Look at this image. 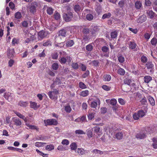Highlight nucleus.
<instances>
[{
	"mask_svg": "<svg viewBox=\"0 0 157 157\" xmlns=\"http://www.w3.org/2000/svg\"><path fill=\"white\" fill-rule=\"evenodd\" d=\"M63 17L65 21L67 22H69L71 21L73 17V15L71 11L64 13L63 14Z\"/></svg>",
	"mask_w": 157,
	"mask_h": 157,
	"instance_id": "f257e3e1",
	"label": "nucleus"
},
{
	"mask_svg": "<svg viewBox=\"0 0 157 157\" xmlns=\"http://www.w3.org/2000/svg\"><path fill=\"white\" fill-rule=\"evenodd\" d=\"M45 126H47L48 125H56L58 124L57 121L55 119H48L45 120L44 121Z\"/></svg>",
	"mask_w": 157,
	"mask_h": 157,
	"instance_id": "f03ea898",
	"label": "nucleus"
},
{
	"mask_svg": "<svg viewBox=\"0 0 157 157\" xmlns=\"http://www.w3.org/2000/svg\"><path fill=\"white\" fill-rule=\"evenodd\" d=\"M145 66L148 70H150V72L151 74L154 72V65L151 61H148L146 63Z\"/></svg>",
	"mask_w": 157,
	"mask_h": 157,
	"instance_id": "7ed1b4c3",
	"label": "nucleus"
},
{
	"mask_svg": "<svg viewBox=\"0 0 157 157\" xmlns=\"http://www.w3.org/2000/svg\"><path fill=\"white\" fill-rule=\"evenodd\" d=\"M48 32L46 31L42 30L39 32L38 33V39L41 40L47 36Z\"/></svg>",
	"mask_w": 157,
	"mask_h": 157,
	"instance_id": "20e7f679",
	"label": "nucleus"
},
{
	"mask_svg": "<svg viewBox=\"0 0 157 157\" xmlns=\"http://www.w3.org/2000/svg\"><path fill=\"white\" fill-rule=\"evenodd\" d=\"M98 27L96 25H92L90 29V31L92 35L94 36L99 31Z\"/></svg>",
	"mask_w": 157,
	"mask_h": 157,
	"instance_id": "39448f33",
	"label": "nucleus"
},
{
	"mask_svg": "<svg viewBox=\"0 0 157 157\" xmlns=\"http://www.w3.org/2000/svg\"><path fill=\"white\" fill-rule=\"evenodd\" d=\"M72 60V58L69 56H67L66 58L64 57H62L59 60V61L61 64H64L67 62L69 63H70Z\"/></svg>",
	"mask_w": 157,
	"mask_h": 157,
	"instance_id": "423d86ee",
	"label": "nucleus"
},
{
	"mask_svg": "<svg viewBox=\"0 0 157 157\" xmlns=\"http://www.w3.org/2000/svg\"><path fill=\"white\" fill-rule=\"evenodd\" d=\"M13 94L9 92L6 93L4 94V98L9 101H12L13 98Z\"/></svg>",
	"mask_w": 157,
	"mask_h": 157,
	"instance_id": "0eeeda50",
	"label": "nucleus"
},
{
	"mask_svg": "<svg viewBox=\"0 0 157 157\" xmlns=\"http://www.w3.org/2000/svg\"><path fill=\"white\" fill-rule=\"evenodd\" d=\"M37 6V3L36 2L32 3L29 6V11L31 13H33L36 11V8Z\"/></svg>",
	"mask_w": 157,
	"mask_h": 157,
	"instance_id": "6e6552de",
	"label": "nucleus"
},
{
	"mask_svg": "<svg viewBox=\"0 0 157 157\" xmlns=\"http://www.w3.org/2000/svg\"><path fill=\"white\" fill-rule=\"evenodd\" d=\"M147 16L150 18L152 19L154 18H157V14L152 10H148L147 11Z\"/></svg>",
	"mask_w": 157,
	"mask_h": 157,
	"instance_id": "1a4fd4ad",
	"label": "nucleus"
},
{
	"mask_svg": "<svg viewBox=\"0 0 157 157\" xmlns=\"http://www.w3.org/2000/svg\"><path fill=\"white\" fill-rule=\"evenodd\" d=\"M147 18L146 15L144 14H143L141 16H140L136 19V21L137 23H142L145 22L147 20Z\"/></svg>",
	"mask_w": 157,
	"mask_h": 157,
	"instance_id": "9d476101",
	"label": "nucleus"
},
{
	"mask_svg": "<svg viewBox=\"0 0 157 157\" xmlns=\"http://www.w3.org/2000/svg\"><path fill=\"white\" fill-rule=\"evenodd\" d=\"M69 27H67L60 30L59 32V36H61L63 37H65L67 35V32L69 29Z\"/></svg>",
	"mask_w": 157,
	"mask_h": 157,
	"instance_id": "9b49d317",
	"label": "nucleus"
},
{
	"mask_svg": "<svg viewBox=\"0 0 157 157\" xmlns=\"http://www.w3.org/2000/svg\"><path fill=\"white\" fill-rule=\"evenodd\" d=\"M14 49H8L7 52V54L8 57L9 58H13L14 57Z\"/></svg>",
	"mask_w": 157,
	"mask_h": 157,
	"instance_id": "f8f14e48",
	"label": "nucleus"
},
{
	"mask_svg": "<svg viewBox=\"0 0 157 157\" xmlns=\"http://www.w3.org/2000/svg\"><path fill=\"white\" fill-rule=\"evenodd\" d=\"M13 121L14 122V124L17 126H20L22 124L21 120L17 118L13 117Z\"/></svg>",
	"mask_w": 157,
	"mask_h": 157,
	"instance_id": "ddd939ff",
	"label": "nucleus"
},
{
	"mask_svg": "<svg viewBox=\"0 0 157 157\" xmlns=\"http://www.w3.org/2000/svg\"><path fill=\"white\" fill-rule=\"evenodd\" d=\"M136 138L140 139H144L146 137V134L143 132H140L136 134Z\"/></svg>",
	"mask_w": 157,
	"mask_h": 157,
	"instance_id": "4468645a",
	"label": "nucleus"
},
{
	"mask_svg": "<svg viewBox=\"0 0 157 157\" xmlns=\"http://www.w3.org/2000/svg\"><path fill=\"white\" fill-rule=\"evenodd\" d=\"M30 106L31 108L36 110L40 107V105H37V103L34 102L30 101Z\"/></svg>",
	"mask_w": 157,
	"mask_h": 157,
	"instance_id": "2eb2a0df",
	"label": "nucleus"
},
{
	"mask_svg": "<svg viewBox=\"0 0 157 157\" xmlns=\"http://www.w3.org/2000/svg\"><path fill=\"white\" fill-rule=\"evenodd\" d=\"M118 34V32L117 30H113L110 33L111 38L113 39H116Z\"/></svg>",
	"mask_w": 157,
	"mask_h": 157,
	"instance_id": "dca6fc26",
	"label": "nucleus"
},
{
	"mask_svg": "<svg viewBox=\"0 0 157 157\" xmlns=\"http://www.w3.org/2000/svg\"><path fill=\"white\" fill-rule=\"evenodd\" d=\"M111 76L110 75L105 74L103 77V80L105 82H109L111 79Z\"/></svg>",
	"mask_w": 157,
	"mask_h": 157,
	"instance_id": "f3484780",
	"label": "nucleus"
},
{
	"mask_svg": "<svg viewBox=\"0 0 157 157\" xmlns=\"http://www.w3.org/2000/svg\"><path fill=\"white\" fill-rule=\"evenodd\" d=\"M136 8L137 10H140L142 7V3L139 1L136 2L135 4Z\"/></svg>",
	"mask_w": 157,
	"mask_h": 157,
	"instance_id": "a211bd4d",
	"label": "nucleus"
},
{
	"mask_svg": "<svg viewBox=\"0 0 157 157\" xmlns=\"http://www.w3.org/2000/svg\"><path fill=\"white\" fill-rule=\"evenodd\" d=\"M123 137V134L122 132H119L117 133L115 135L116 138L118 140H121Z\"/></svg>",
	"mask_w": 157,
	"mask_h": 157,
	"instance_id": "6ab92c4d",
	"label": "nucleus"
},
{
	"mask_svg": "<svg viewBox=\"0 0 157 157\" xmlns=\"http://www.w3.org/2000/svg\"><path fill=\"white\" fill-rule=\"evenodd\" d=\"M28 104L27 101H20L18 103V105L24 107H26Z\"/></svg>",
	"mask_w": 157,
	"mask_h": 157,
	"instance_id": "aec40b11",
	"label": "nucleus"
},
{
	"mask_svg": "<svg viewBox=\"0 0 157 157\" xmlns=\"http://www.w3.org/2000/svg\"><path fill=\"white\" fill-rule=\"evenodd\" d=\"M95 132L98 135H99L101 134V130L99 127L95 126L93 128Z\"/></svg>",
	"mask_w": 157,
	"mask_h": 157,
	"instance_id": "412c9836",
	"label": "nucleus"
},
{
	"mask_svg": "<svg viewBox=\"0 0 157 157\" xmlns=\"http://www.w3.org/2000/svg\"><path fill=\"white\" fill-rule=\"evenodd\" d=\"M36 38L35 37V36L34 35H32L31 37L30 38H27L26 39L25 41V43H29L31 41H33L36 40Z\"/></svg>",
	"mask_w": 157,
	"mask_h": 157,
	"instance_id": "4be33fe9",
	"label": "nucleus"
},
{
	"mask_svg": "<svg viewBox=\"0 0 157 157\" xmlns=\"http://www.w3.org/2000/svg\"><path fill=\"white\" fill-rule=\"evenodd\" d=\"M144 82L146 83H148L152 79V77L148 75L144 76Z\"/></svg>",
	"mask_w": 157,
	"mask_h": 157,
	"instance_id": "5701e85b",
	"label": "nucleus"
},
{
	"mask_svg": "<svg viewBox=\"0 0 157 157\" xmlns=\"http://www.w3.org/2000/svg\"><path fill=\"white\" fill-rule=\"evenodd\" d=\"M137 45L134 41H130L129 44V47L131 49H133L136 48Z\"/></svg>",
	"mask_w": 157,
	"mask_h": 157,
	"instance_id": "b1692460",
	"label": "nucleus"
},
{
	"mask_svg": "<svg viewBox=\"0 0 157 157\" xmlns=\"http://www.w3.org/2000/svg\"><path fill=\"white\" fill-rule=\"evenodd\" d=\"M88 94L89 91L88 90L82 91L80 93V96L84 97L87 96Z\"/></svg>",
	"mask_w": 157,
	"mask_h": 157,
	"instance_id": "393cba45",
	"label": "nucleus"
},
{
	"mask_svg": "<svg viewBox=\"0 0 157 157\" xmlns=\"http://www.w3.org/2000/svg\"><path fill=\"white\" fill-rule=\"evenodd\" d=\"M132 82V80L131 79L128 78H126L124 80V84H127L130 87V84Z\"/></svg>",
	"mask_w": 157,
	"mask_h": 157,
	"instance_id": "a878e982",
	"label": "nucleus"
},
{
	"mask_svg": "<svg viewBox=\"0 0 157 157\" xmlns=\"http://www.w3.org/2000/svg\"><path fill=\"white\" fill-rule=\"evenodd\" d=\"M138 115H139V116L140 118H142L145 115V113L144 111L142 109H141L138 111L137 112H136Z\"/></svg>",
	"mask_w": 157,
	"mask_h": 157,
	"instance_id": "bb28decb",
	"label": "nucleus"
},
{
	"mask_svg": "<svg viewBox=\"0 0 157 157\" xmlns=\"http://www.w3.org/2000/svg\"><path fill=\"white\" fill-rule=\"evenodd\" d=\"M58 55L57 51H55L52 53L51 56L52 59H56L58 58Z\"/></svg>",
	"mask_w": 157,
	"mask_h": 157,
	"instance_id": "cd10ccee",
	"label": "nucleus"
},
{
	"mask_svg": "<svg viewBox=\"0 0 157 157\" xmlns=\"http://www.w3.org/2000/svg\"><path fill=\"white\" fill-rule=\"evenodd\" d=\"M71 149L72 150H75L77 148V146L76 143L75 142H73L71 143L70 146Z\"/></svg>",
	"mask_w": 157,
	"mask_h": 157,
	"instance_id": "c85d7f7f",
	"label": "nucleus"
},
{
	"mask_svg": "<svg viewBox=\"0 0 157 157\" xmlns=\"http://www.w3.org/2000/svg\"><path fill=\"white\" fill-rule=\"evenodd\" d=\"M54 148V146L52 144H50L49 145H47L45 147L46 150L48 151H51L52 150H53Z\"/></svg>",
	"mask_w": 157,
	"mask_h": 157,
	"instance_id": "c756f323",
	"label": "nucleus"
},
{
	"mask_svg": "<svg viewBox=\"0 0 157 157\" xmlns=\"http://www.w3.org/2000/svg\"><path fill=\"white\" fill-rule=\"evenodd\" d=\"M26 125L29 127V129H36L37 130H38V128L35 125H30L29 123H26Z\"/></svg>",
	"mask_w": 157,
	"mask_h": 157,
	"instance_id": "7c9ffc66",
	"label": "nucleus"
},
{
	"mask_svg": "<svg viewBox=\"0 0 157 157\" xmlns=\"http://www.w3.org/2000/svg\"><path fill=\"white\" fill-rule=\"evenodd\" d=\"M77 152L80 155H82L85 154V150L83 148H78L77 149Z\"/></svg>",
	"mask_w": 157,
	"mask_h": 157,
	"instance_id": "2f4dec72",
	"label": "nucleus"
},
{
	"mask_svg": "<svg viewBox=\"0 0 157 157\" xmlns=\"http://www.w3.org/2000/svg\"><path fill=\"white\" fill-rule=\"evenodd\" d=\"M125 71L122 68H119L117 71V73L118 74L121 75H123L125 74Z\"/></svg>",
	"mask_w": 157,
	"mask_h": 157,
	"instance_id": "473e14b6",
	"label": "nucleus"
},
{
	"mask_svg": "<svg viewBox=\"0 0 157 157\" xmlns=\"http://www.w3.org/2000/svg\"><path fill=\"white\" fill-rule=\"evenodd\" d=\"M94 17L93 15L90 13L87 14L86 16V19L89 21L92 20L94 19Z\"/></svg>",
	"mask_w": 157,
	"mask_h": 157,
	"instance_id": "72a5a7b5",
	"label": "nucleus"
},
{
	"mask_svg": "<svg viewBox=\"0 0 157 157\" xmlns=\"http://www.w3.org/2000/svg\"><path fill=\"white\" fill-rule=\"evenodd\" d=\"M111 16V13H110L109 12L104 14L102 16V19H104L106 18H110Z\"/></svg>",
	"mask_w": 157,
	"mask_h": 157,
	"instance_id": "f704fd0d",
	"label": "nucleus"
},
{
	"mask_svg": "<svg viewBox=\"0 0 157 157\" xmlns=\"http://www.w3.org/2000/svg\"><path fill=\"white\" fill-rule=\"evenodd\" d=\"M148 99L149 101L150 104L152 106L155 105V101L153 98L151 96H149L148 98Z\"/></svg>",
	"mask_w": 157,
	"mask_h": 157,
	"instance_id": "c9c22d12",
	"label": "nucleus"
},
{
	"mask_svg": "<svg viewBox=\"0 0 157 157\" xmlns=\"http://www.w3.org/2000/svg\"><path fill=\"white\" fill-rule=\"evenodd\" d=\"M141 61L143 63H145L147 62V57L144 55L142 56L140 58Z\"/></svg>",
	"mask_w": 157,
	"mask_h": 157,
	"instance_id": "e433bc0d",
	"label": "nucleus"
},
{
	"mask_svg": "<svg viewBox=\"0 0 157 157\" xmlns=\"http://www.w3.org/2000/svg\"><path fill=\"white\" fill-rule=\"evenodd\" d=\"M74 44V42L73 40H70L67 41L66 44V46L67 47H71Z\"/></svg>",
	"mask_w": 157,
	"mask_h": 157,
	"instance_id": "4c0bfd02",
	"label": "nucleus"
},
{
	"mask_svg": "<svg viewBox=\"0 0 157 157\" xmlns=\"http://www.w3.org/2000/svg\"><path fill=\"white\" fill-rule=\"evenodd\" d=\"M14 17L16 19H20L22 15L21 12H17L15 13Z\"/></svg>",
	"mask_w": 157,
	"mask_h": 157,
	"instance_id": "58836bf2",
	"label": "nucleus"
},
{
	"mask_svg": "<svg viewBox=\"0 0 157 157\" xmlns=\"http://www.w3.org/2000/svg\"><path fill=\"white\" fill-rule=\"evenodd\" d=\"M52 42L50 40H48L44 42L43 45L44 46H51L52 45Z\"/></svg>",
	"mask_w": 157,
	"mask_h": 157,
	"instance_id": "ea45409f",
	"label": "nucleus"
},
{
	"mask_svg": "<svg viewBox=\"0 0 157 157\" xmlns=\"http://www.w3.org/2000/svg\"><path fill=\"white\" fill-rule=\"evenodd\" d=\"M151 43L152 45L155 46L157 44V39L155 37L153 38L151 41Z\"/></svg>",
	"mask_w": 157,
	"mask_h": 157,
	"instance_id": "a19ab883",
	"label": "nucleus"
},
{
	"mask_svg": "<svg viewBox=\"0 0 157 157\" xmlns=\"http://www.w3.org/2000/svg\"><path fill=\"white\" fill-rule=\"evenodd\" d=\"M53 10L51 7H48L47 10V13L50 15H51L53 13Z\"/></svg>",
	"mask_w": 157,
	"mask_h": 157,
	"instance_id": "79ce46f5",
	"label": "nucleus"
},
{
	"mask_svg": "<svg viewBox=\"0 0 157 157\" xmlns=\"http://www.w3.org/2000/svg\"><path fill=\"white\" fill-rule=\"evenodd\" d=\"M79 87L82 89H85L87 88L86 85L82 82H80L79 83Z\"/></svg>",
	"mask_w": 157,
	"mask_h": 157,
	"instance_id": "37998d69",
	"label": "nucleus"
},
{
	"mask_svg": "<svg viewBox=\"0 0 157 157\" xmlns=\"http://www.w3.org/2000/svg\"><path fill=\"white\" fill-rule=\"evenodd\" d=\"M118 60L121 63H123L125 61L124 58L122 55H120L118 56Z\"/></svg>",
	"mask_w": 157,
	"mask_h": 157,
	"instance_id": "c03bdc74",
	"label": "nucleus"
},
{
	"mask_svg": "<svg viewBox=\"0 0 157 157\" xmlns=\"http://www.w3.org/2000/svg\"><path fill=\"white\" fill-rule=\"evenodd\" d=\"M142 105H145L147 104V99L145 97H144L140 101Z\"/></svg>",
	"mask_w": 157,
	"mask_h": 157,
	"instance_id": "a18cd8bd",
	"label": "nucleus"
},
{
	"mask_svg": "<svg viewBox=\"0 0 157 157\" xmlns=\"http://www.w3.org/2000/svg\"><path fill=\"white\" fill-rule=\"evenodd\" d=\"M74 10L75 12H78L81 10V7L79 5H76L75 6Z\"/></svg>",
	"mask_w": 157,
	"mask_h": 157,
	"instance_id": "49530a36",
	"label": "nucleus"
},
{
	"mask_svg": "<svg viewBox=\"0 0 157 157\" xmlns=\"http://www.w3.org/2000/svg\"><path fill=\"white\" fill-rule=\"evenodd\" d=\"M48 94L51 99L53 100L56 97L55 95L52 94V91H50L48 92Z\"/></svg>",
	"mask_w": 157,
	"mask_h": 157,
	"instance_id": "de8ad7c7",
	"label": "nucleus"
},
{
	"mask_svg": "<svg viewBox=\"0 0 157 157\" xmlns=\"http://www.w3.org/2000/svg\"><path fill=\"white\" fill-rule=\"evenodd\" d=\"M52 67L53 70H56L58 69L59 66L57 63H54L52 65Z\"/></svg>",
	"mask_w": 157,
	"mask_h": 157,
	"instance_id": "09e8293b",
	"label": "nucleus"
},
{
	"mask_svg": "<svg viewBox=\"0 0 157 157\" xmlns=\"http://www.w3.org/2000/svg\"><path fill=\"white\" fill-rule=\"evenodd\" d=\"M65 110L67 113H70L71 110L70 105H67L65 107Z\"/></svg>",
	"mask_w": 157,
	"mask_h": 157,
	"instance_id": "8fccbe9b",
	"label": "nucleus"
},
{
	"mask_svg": "<svg viewBox=\"0 0 157 157\" xmlns=\"http://www.w3.org/2000/svg\"><path fill=\"white\" fill-rule=\"evenodd\" d=\"M54 17L55 19L58 20L60 18V15L57 11H56L54 14Z\"/></svg>",
	"mask_w": 157,
	"mask_h": 157,
	"instance_id": "3c124183",
	"label": "nucleus"
},
{
	"mask_svg": "<svg viewBox=\"0 0 157 157\" xmlns=\"http://www.w3.org/2000/svg\"><path fill=\"white\" fill-rule=\"evenodd\" d=\"M118 101L121 105H124L126 103V101L122 98L118 99Z\"/></svg>",
	"mask_w": 157,
	"mask_h": 157,
	"instance_id": "603ef678",
	"label": "nucleus"
},
{
	"mask_svg": "<svg viewBox=\"0 0 157 157\" xmlns=\"http://www.w3.org/2000/svg\"><path fill=\"white\" fill-rule=\"evenodd\" d=\"M14 113H15L17 116L19 117L20 118L22 119L24 118L25 116L23 115L20 113L19 112H17L15 110L13 111Z\"/></svg>",
	"mask_w": 157,
	"mask_h": 157,
	"instance_id": "864d4df0",
	"label": "nucleus"
},
{
	"mask_svg": "<svg viewBox=\"0 0 157 157\" xmlns=\"http://www.w3.org/2000/svg\"><path fill=\"white\" fill-rule=\"evenodd\" d=\"M14 113H15L17 116L19 117L20 118L22 119L24 118L25 116L23 115L20 113L19 112H17L15 110L13 111Z\"/></svg>",
	"mask_w": 157,
	"mask_h": 157,
	"instance_id": "5fc2aeb1",
	"label": "nucleus"
},
{
	"mask_svg": "<svg viewBox=\"0 0 157 157\" xmlns=\"http://www.w3.org/2000/svg\"><path fill=\"white\" fill-rule=\"evenodd\" d=\"M14 113H15L17 116L19 117L20 118L22 119L24 118L25 116L23 115L20 113L19 112H17L15 110L13 111Z\"/></svg>",
	"mask_w": 157,
	"mask_h": 157,
	"instance_id": "6e6d98bb",
	"label": "nucleus"
},
{
	"mask_svg": "<svg viewBox=\"0 0 157 157\" xmlns=\"http://www.w3.org/2000/svg\"><path fill=\"white\" fill-rule=\"evenodd\" d=\"M45 143L36 142L35 143V146L37 147H40L43 146L44 144H46Z\"/></svg>",
	"mask_w": 157,
	"mask_h": 157,
	"instance_id": "4d7b16f0",
	"label": "nucleus"
},
{
	"mask_svg": "<svg viewBox=\"0 0 157 157\" xmlns=\"http://www.w3.org/2000/svg\"><path fill=\"white\" fill-rule=\"evenodd\" d=\"M93 49V46L91 44H89L86 46V49L87 51H91Z\"/></svg>",
	"mask_w": 157,
	"mask_h": 157,
	"instance_id": "13d9d810",
	"label": "nucleus"
},
{
	"mask_svg": "<svg viewBox=\"0 0 157 157\" xmlns=\"http://www.w3.org/2000/svg\"><path fill=\"white\" fill-rule=\"evenodd\" d=\"M133 118L134 120H138L140 117L137 113H134L133 115Z\"/></svg>",
	"mask_w": 157,
	"mask_h": 157,
	"instance_id": "bf43d9fd",
	"label": "nucleus"
},
{
	"mask_svg": "<svg viewBox=\"0 0 157 157\" xmlns=\"http://www.w3.org/2000/svg\"><path fill=\"white\" fill-rule=\"evenodd\" d=\"M87 135L89 138L92 137L93 136V132L91 130H89L87 132Z\"/></svg>",
	"mask_w": 157,
	"mask_h": 157,
	"instance_id": "052dcab7",
	"label": "nucleus"
},
{
	"mask_svg": "<svg viewBox=\"0 0 157 157\" xmlns=\"http://www.w3.org/2000/svg\"><path fill=\"white\" fill-rule=\"evenodd\" d=\"M102 88L104 90L106 91H109L111 89V87H109L106 85H103L102 87Z\"/></svg>",
	"mask_w": 157,
	"mask_h": 157,
	"instance_id": "680f3d73",
	"label": "nucleus"
},
{
	"mask_svg": "<svg viewBox=\"0 0 157 157\" xmlns=\"http://www.w3.org/2000/svg\"><path fill=\"white\" fill-rule=\"evenodd\" d=\"M117 103V101L115 98L112 99L110 101V103L113 105H116Z\"/></svg>",
	"mask_w": 157,
	"mask_h": 157,
	"instance_id": "e2e57ef3",
	"label": "nucleus"
},
{
	"mask_svg": "<svg viewBox=\"0 0 157 157\" xmlns=\"http://www.w3.org/2000/svg\"><path fill=\"white\" fill-rule=\"evenodd\" d=\"M90 74V71L89 70H87L86 72L82 75V77L85 78L87 77Z\"/></svg>",
	"mask_w": 157,
	"mask_h": 157,
	"instance_id": "0e129e2a",
	"label": "nucleus"
},
{
	"mask_svg": "<svg viewBox=\"0 0 157 157\" xmlns=\"http://www.w3.org/2000/svg\"><path fill=\"white\" fill-rule=\"evenodd\" d=\"M94 113H89L88 115V119H90V120H92L94 118Z\"/></svg>",
	"mask_w": 157,
	"mask_h": 157,
	"instance_id": "69168bd1",
	"label": "nucleus"
},
{
	"mask_svg": "<svg viewBox=\"0 0 157 157\" xmlns=\"http://www.w3.org/2000/svg\"><path fill=\"white\" fill-rule=\"evenodd\" d=\"M75 133L78 135L84 134H85V132H84L82 130L80 129L76 130L75 131Z\"/></svg>",
	"mask_w": 157,
	"mask_h": 157,
	"instance_id": "338daca9",
	"label": "nucleus"
},
{
	"mask_svg": "<svg viewBox=\"0 0 157 157\" xmlns=\"http://www.w3.org/2000/svg\"><path fill=\"white\" fill-rule=\"evenodd\" d=\"M89 36L86 35H84L83 37V40L85 42H88L89 40Z\"/></svg>",
	"mask_w": 157,
	"mask_h": 157,
	"instance_id": "774afa93",
	"label": "nucleus"
}]
</instances>
